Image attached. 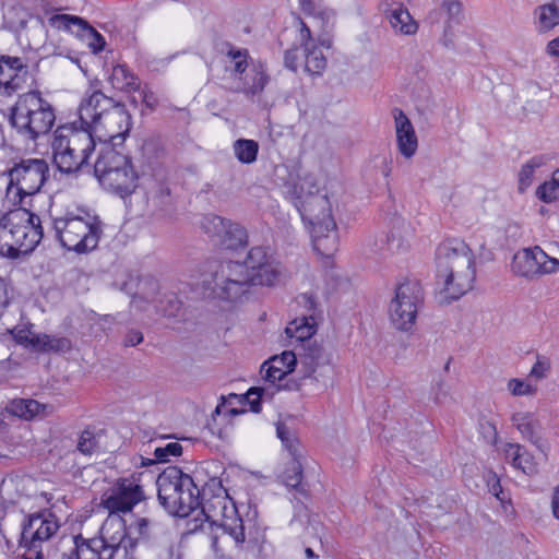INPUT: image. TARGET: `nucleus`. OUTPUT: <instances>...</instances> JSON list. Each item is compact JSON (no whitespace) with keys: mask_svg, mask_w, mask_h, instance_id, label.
Wrapping results in <instances>:
<instances>
[{"mask_svg":"<svg viewBox=\"0 0 559 559\" xmlns=\"http://www.w3.org/2000/svg\"><path fill=\"white\" fill-rule=\"evenodd\" d=\"M476 277L475 255L460 239H449L437 249V298L450 304L473 287Z\"/></svg>","mask_w":559,"mask_h":559,"instance_id":"obj_1","label":"nucleus"},{"mask_svg":"<svg viewBox=\"0 0 559 559\" xmlns=\"http://www.w3.org/2000/svg\"><path fill=\"white\" fill-rule=\"evenodd\" d=\"M43 238L40 218L24 209L9 211L0 217V254L17 258L32 252Z\"/></svg>","mask_w":559,"mask_h":559,"instance_id":"obj_2","label":"nucleus"},{"mask_svg":"<svg viewBox=\"0 0 559 559\" xmlns=\"http://www.w3.org/2000/svg\"><path fill=\"white\" fill-rule=\"evenodd\" d=\"M52 228L60 245L76 253L94 250L102 235L98 217L83 209L53 217Z\"/></svg>","mask_w":559,"mask_h":559,"instance_id":"obj_3","label":"nucleus"},{"mask_svg":"<svg viewBox=\"0 0 559 559\" xmlns=\"http://www.w3.org/2000/svg\"><path fill=\"white\" fill-rule=\"evenodd\" d=\"M53 163L62 173L80 170L95 148V141L87 130L74 126L58 127L51 143Z\"/></svg>","mask_w":559,"mask_h":559,"instance_id":"obj_4","label":"nucleus"},{"mask_svg":"<svg viewBox=\"0 0 559 559\" xmlns=\"http://www.w3.org/2000/svg\"><path fill=\"white\" fill-rule=\"evenodd\" d=\"M94 174L105 189L121 198L132 194L138 188L139 176L129 157L109 146L99 152Z\"/></svg>","mask_w":559,"mask_h":559,"instance_id":"obj_5","label":"nucleus"},{"mask_svg":"<svg viewBox=\"0 0 559 559\" xmlns=\"http://www.w3.org/2000/svg\"><path fill=\"white\" fill-rule=\"evenodd\" d=\"M158 499L171 513L187 516L199 504V489L188 474L168 467L156 480Z\"/></svg>","mask_w":559,"mask_h":559,"instance_id":"obj_6","label":"nucleus"},{"mask_svg":"<svg viewBox=\"0 0 559 559\" xmlns=\"http://www.w3.org/2000/svg\"><path fill=\"white\" fill-rule=\"evenodd\" d=\"M55 120L51 105L38 92L21 95L11 116L13 127L32 140L48 133Z\"/></svg>","mask_w":559,"mask_h":559,"instance_id":"obj_7","label":"nucleus"},{"mask_svg":"<svg viewBox=\"0 0 559 559\" xmlns=\"http://www.w3.org/2000/svg\"><path fill=\"white\" fill-rule=\"evenodd\" d=\"M49 174L48 163L43 158H22L7 170L9 182L5 199L11 205H19L27 197L40 191Z\"/></svg>","mask_w":559,"mask_h":559,"instance_id":"obj_8","label":"nucleus"},{"mask_svg":"<svg viewBox=\"0 0 559 559\" xmlns=\"http://www.w3.org/2000/svg\"><path fill=\"white\" fill-rule=\"evenodd\" d=\"M305 221L312 226L314 250L324 258H331L337 250L336 223L332 216L328 198H317L305 209Z\"/></svg>","mask_w":559,"mask_h":559,"instance_id":"obj_9","label":"nucleus"},{"mask_svg":"<svg viewBox=\"0 0 559 559\" xmlns=\"http://www.w3.org/2000/svg\"><path fill=\"white\" fill-rule=\"evenodd\" d=\"M218 512L209 514L207 518L222 531L212 537V548L216 555L224 557L233 548L245 542V530L242 520L238 516L233 503L225 499L216 501Z\"/></svg>","mask_w":559,"mask_h":559,"instance_id":"obj_10","label":"nucleus"},{"mask_svg":"<svg viewBox=\"0 0 559 559\" xmlns=\"http://www.w3.org/2000/svg\"><path fill=\"white\" fill-rule=\"evenodd\" d=\"M421 301V289L414 281L400 283L390 301L388 313L392 325L401 331H408L416 322Z\"/></svg>","mask_w":559,"mask_h":559,"instance_id":"obj_11","label":"nucleus"},{"mask_svg":"<svg viewBox=\"0 0 559 559\" xmlns=\"http://www.w3.org/2000/svg\"><path fill=\"white\" fill-rule=\"evenodd\" d=\"M299 24V46L286 51L285 66L293 71L302 67L310 74H322L326 68V58L318 41L311 36L309 27L302 21Z\"/></svg>","mask_w":559,"mask_h":559,"instance_id":"obj_12","label":"nucleus"},{"mask_svg":"<svg viewBox=\"0 0 559 559\" xmlns=\"http://www.w3.org/2000/svg\"><path fill=\"white\" fill-rule=\"evenodd\" d=\"M146 478L153 479V476L145 472H139L119 479L115 487L104 493L102 507L110 514L131 511L144 499L143 481Z\"/></svg>","mask_w":559,"mask_h":559,"instance_id":"obj_13","label":"nucleus"},{"mask_svg":"<svg viewBox=\"0 0 559 559\" xmlns=\"http://www.w3.org/2000/svg\"><path fill=\"white\" fill-rule=\"evenodd\" d=\"M131 127V115L126 106L112 100L110 108L106 109L100 120L94 126L93 131H88V133L94 140L120 145L129 135Z\"/></svg>","mask_w":559,"mask_h":559,"instance_id":"obj_14","label":"nucleus"},{"mask_svg":"<svg viewBox=\"0 0 559 559\" xmlns=\"http://www.w3.org/2000/svg\"><path fill=\"white\" fill-rule=\"evenodd\" d=\"M60 524L51 513H34L25 520L19 546L24 550L43 552V547L59 531Z\"/></svg>","mask_w":559,"mask_h":559,"instance_id":"obj_15","label":"nucleus"},{"mask_svg":"<svg viewBox=\"0 0 559 559\" xmlns=\"http://www.w3.org/2000/svg\"><path fill=\"white\" fill-rule=\"evenodd\" d=\"M559 270V260L549 257L540 247L519 250L512 259L511 271L514 275L533 280Z\"/></svg>","mask_w":559,"mask_h":559,"instance_id":"obj_16","label":"nucleus"},{"mask_svg":"<svg viewBox=\"0 0 559 559\" xmlns=\"http://www.w3.org/2000/svg\"><path fill=\"white\" fill-rule=\"evenodd\" d=\"M249 267L252 285L274 286L285 277L281 264L262 247H254L249 251Z\"/></svg>","mask_w":559,"mask_h":559,"instance_id":"obj_17","label":"nucleus"},{"mask_svg":"<svg viewBox=\"0 0 559 559\" xmlns=\"http://www.w3.org/2000/svg\"><path fill=\"white\" fill-rule=\"evenodd\" d=\"M322 183V177L319 173L301 171L296 175L289 174V180L286 183V192L294 200L296 205L305 217V209L317 198H328L325 194H319Z\"/></svg>","mask_w":559,"mask_h":559,"instance_id":"obj_18","label":"nucleus"},{"mask_svg":"<svg viewBox=\"0 0 559 559\" xmlns=\"http://www.w3.org/2000/svg\"><path fill=\"white\" fill-rule=\"evenodd\" d=\"M48 24L55 29L69 32L80 37L86 41L94 52L103 50L105 46L104 37L82 17L70 14H53L48 19Z\"/></svg>","mask_w":559,"mask_h":559,"instance_id":"obj_19","label":"nucleus"},{"mask_svg":"<svg viewBox=\"0 0 559 559\" xmlns=\"http://www.w3.org/2000/svg\"><path fill=\"white\" fill-rule=\"evenodd\" d=\"M114 99L100 91H92L83 96L78 107L80 130L93 131L106 109L110 108Z\"/></svg>","mask_w":559,"mask_h":559,"instance_id":"obj_20","label":"nucleus"},{"mask_svg":"<svg viewBox=\"0 0 559 559\" xmlns=\"http://www.w3.org/2000/svg\"><path fill=\"white\" fill-rule=\"evenodd\" d=\"M395 141L399 153L411 159L418 150V138L413 123L403 110L393 109Z\"/></svg>","mask_w":559,"mask_h":559,"instance_id":"obj_21","label":"nucleus"},{"mask_svg":"<svg viewBox=\"0 0 559 559\" xmlns=\"http://www.w3.org/2000/svg\"><path fill=\"white\" fill-rule=\"evenodd\" d=\"M124 537V521L118 515L110 514L102 525L100 535L96 537L103 542L105 559H114L115 555L120 551Z\"/></svg>","mask_w":559,"mask_h":559,"instance_id":"obj_22","label":"nucleus"},{"mask_svg":"<svg viewBox=\"0 0 559 559\" xmlns=\"http://www.w3.org/2000/svg\"><path fill=\"white\" fill-rule=\"evenodd\" d=\"M26 72L19 58L2 57L0 59V94L10 96L21 90Z\"/></svg>","mask_w":559,"mask_h":559,"instance_id":"obj_23","label":"nucleus"},{"mask_svg":"<svg viewBox=\"0 0 559 559\" xmlns=\"http://www.w3.org/2000/svg\"><path fill=\"white\" fill-rule=\"evenodd\" d=\"M296 360L293 352L285 350L265 361L261 367V374L265 381L275 384L293 372Z\"/></svg>","mask_w":559,"mask_h":559,"instance_id":"obj_24","label":"nucleus"},{"mask_svg":"<svg viewBox=\"0 0 559 559\" xmlns=\"http://www.w3.org/2000/svg\"><path fill=\"white\" fill-rule=\"evenodd\" d=\"M511 419L524 438L534 443L540 451L548 450V443L540 435V424L533 413L516 412Z\"/></svg>","mask_w":559,"mask_h":559,"instance_id":"obj_25","label":"nucleus"},{"mask_svg":"<svg viewBox=\"0 0 559 559\" xmlns=\"http://www.w3.org/2000/svg\"><path fill=\"white\" fill-rule=\"evenodd\" d=\"M7 411L24 420L35 418H45L55 412V407L50 404H41L35 400H13L7 406Z\"/></svg>","mask_w":559,"mask_h":559,"instance_id":"obj_26","label":"nucleus"},{"mask_svg":"<svg viewBox=\"0 0 559 559\" xmlns=\"http://www.w3.org/2000/svg\"><path fill=\"white\" fill-rule=\"evenodd\" d=\"M413 234L414 229L409 223L402 217H395L388 236V250L392 253L406 252L411 248Z\"/></svg>","mask_w":559,"mask_h":559,"instance_id":"obj_27","label":"nucleus"},{"mask_svg":"<svg viewBox=\"0 0 559 559\" xmlns=\"http://www.w3.org/2000/svg\"><path fill=\"white\" fill-rule=\"evenodd\" d=\"M267 81L265 66L258 62L252 64L243 76H240V84L237 88L248 95H255L264 90Z\"/></svg>","mask_w":559,"mask_h":559,"instance_id":"obj_28","label":"nucleus"},{"mask_svg":"<svg viewBox=\"0 0 559 559\" xmlns=\"http://www.w3.org/2000/svg\"><path fill=\"white\" fill-rule=\"evenodd\" d=\"M533 23L539 33H547L559 25V0L538 5L533 11Z\"/></svg>","mask_w":559,"mask_h":559,"instance_id":"obj_29","label":"nucleus"},{"mask_svg":"<svg viewBox=\"0 0 559 559\" xmlns=\"http://www.w3.org/2000/svg\"><path fill=\"white\" fill-rule=\"evenodd\" d=\"M386 17L396 34L411 36L418 29L417 22L403 5H395L386 11Z\"/></svg>","mask_w":559,"mask_h":559,"instance_id":"obj_30","label":"nucleus"},{"mask_svg":"<svg viewBox=\"0 0 559 559\" xmlns=\"http://www.w3.org/2000/svg\"><path fill=\"white\" fill-rule=\"evenodd\" d=\"M317 332V319L313 313L296 318L285 329L288 338L296 342H304L311 338Z\"/></svg>","mask_w":559,"mask_h":559,"instance_id":"obj_31","label":"nucleus"},{"mask_svg":"<svg viewBox=\"0 0 559 559\" xmlns=\"http://www.w3.org/2000/svg\"><path fill=\"white\" fill-rule=\"evenodd\" d=\"M247 238L246 229L240 224L228 219L216 246L224 249H237L247 243Z\"/></svg>","mask_w":559,"mask_h":559,"instance_id":"obj_32","label":"nucleus"},{"mask_svg":"<svg viewBox=\"0 0 559 559\" xmlns=\"http://www.w3.org/2000/svg\"><path fill=\"white\" fill-rule=\"evenodd\" d=\"M278 477L286 487L292 489L299 488L302 480V465L298 452L290 453V457L284 464Z\"/></svg>","mask_w":559,"mask_h":559,"instance_id":"obj_33","label":"nucleus"},{"mask_svg":"<svg viewBox=\"0 0 559 559\" xmlns=\"http://www.w3.org/2000/svg\"><path fill=\"white\" fill-rule=\"evenodd\" d=\"M109 81L112 87L119 91L133 92L140 87L139 79L123 64H117L112 68Z\"/></svg>","mask_w":559,"mask_h":559,"instance_id":"obj_34","label":"nucleus"},{"mask_svg":"<svg viewBox=\"0 0 559 559\" xmlns=\"http://www.w3.org/2000/svg\"><path fill=\"white\" fill-rule=\"evenodd\" d=\"M227 222L228 219L221 216L207 214L200 218L199 228L216 246Z\"/></svg>","mask_w":559,"mask_h":559,"instance_id":"obj_35","label":"nucleus"},{"mask_svg":"<svg viewBox=\"0 0 559 559\" xmlns=\"http://www.w3.org/2000/svg\"><path fill=\"white\" fill-rule=\"evenodd\" d=\"M10 334L19 345L26 349L37 352V341H39L40 333L34 332L32 325L19 324L10 331Z\"/></svg>","mask_w":559,"mask_h":559,"instance_id":"obj_36","label":"nucleus"},{"mask_svg":"<svg viewBox=\"0 0 559 559\" xmlns=\"http://www.w3.org/2000/svg\"><path fill=\"white\" fill-rule=\"evenodd\" d=\"M224 278L237 280L238 283L252 284L251 269L249 267V255L243 263L229 262L223 266L221 275Z\"/></svg>","mask_w":559,"mask_h":559,"instance_id":"obj_37","label":"nucleus"},{"mask_svg":"<svg viewBox=\"0 0 559 559\" xmlns=\"http://www.w3.org/2000/svg\"><path fill=\"white\" fill-rule=\"evenodd\" d=\"M330 361L331 355L319 345L309 346L302 357V362L309 368L308 376L314 373L318 367L329 365Z\"/></svg>","mask_w":559,"mask_h":559,"instance_id":"obj_38","label":"nucleus"},{"mask_svg":"<svg viewBox=\"0 0 559 559\" xmlns=\"http://www.w3.org/2000/svg\"><path fill=\"white\" fill-rule=\"evenodd\" d=\"M234 154L242 164H251L257 159L259 145L253 140L239 139L233 145Z\"/></svg>","mask_w":559,"mask_h":559,"instance_id":"obj_39","label":"nucleus"},{"mask_svg":"<svg viewBox=\"0 0 559 559\" xmlns=\"http://www.w3.org/2000/svg\"><path fill=\"white\" fill-rule=\"evenodd\" d=\"M37 352L43 353H66L71 349V342L66 337H58L40 333L39 341H37Z\"/></svg>","mask_w":559,"mask_h":559,"instance_id":"obj_40","label":"nucleus"},{"mask_svg":"<svg viewBox=\"0 0 559 559\" xmlns=\"http://www.w3.org/2000/svg\"><path fill=\"white\" fill-rule=\"evenodd\" d=\"M216 286L219 289V296L222 298L235 300L246 293L249 284L238 283L237 280L219 276L216 282Z\"/></svg>","mask_w":559,"mask_h":559,"instance_id":"obj_41","label":"nucleus"},{"mask_svg":"<svg viewBox=\"0 0 559 559\" xmlns=\"http://www.w3.org/2000/svg\"><path fill=\"white\" fill-rule=\"evenodd\" d=\"M228 64L227 70L230 71L235 78L240 81L248 71V53L246 50L230 49L227 53Z\"/></svg>","mask_w":559,"mask_h":559,"instance_id":"obj_42","label":"nucleus"},{"mask_svg":"<svg viewBox=\"0 0 559 559\" xmlns=\"http://www.w3.org/2000/svg\"><path fill=\"white\" fill-rule=\"evenodd\" d=\"M507 391L512 396L516 397L534 396L538 391V386L537 383L532 382L528 377L526 379L511 378L507 382Z\"/></svg>","mask_w":559,"mask_h":559,"instance_id":"obj_43","label":"nucleus"},{"mask_svg":"<svg viewBox=\"0 0 559 559\" xmlns=\"http://www.w3.org/2000/svg\"><path fill=\"white\" fill-rule=\"evenodd\" d=\"M544 165L543 157H533L522 166L519 174V190L525 191L533 182L535 170Z\"/></svg>","mask_w":559,"mask_h":559,"instance_id":"obj_44","label":"nucleus"},{"mask_svg":"<svg viewBox=\"0 0 559 559\" xmlns=\"http://www.w3.org/2000/svg\"><path fill=\"white\" fill-rule=\"evenodd\" d=\"M536 194L542 201L547 203L559 199V169L554 171L551 180L538 187Z\"/></svg>","mask_w":559,"mask_h":559,"instance_id":"obj_45","label":"nucleus"},{"mask_svg":"<svg viewBox=\"0 0 559 559\" xmlns=\"http://www.w3.org/2000/svg\"><path fill=\"white\" fill-rule=\"evenodd\" d=\"M182 445L179 442H169L165 447H157L154 451L155 461L168 462L171 456H179Z\"/></svg>","mask_w":559,"mask_h":559,"instance_id":"obj_46","label":"nucleus"},{"mask_svg":"<svg viewBox=\"0 0 559 559\" xmlns=\"http://www.w3.org/2000/svg\"><path fill=\"white\" fill-rule=\"evenodd\" d=\"M276 432L285 448L289 451V454L298 452V440L285 425H277Z\"/></svg>","mask_w":559,"mask_h":559,"instance_id":"obj_47","label":"nucleus"},{"mask_svg":"<svg viewBox=\"0 0 559 559\" xmlns=\"http://www.w3.org/2000/svg\"><path fill=\"white\" fill-rule=\"evenodd\" d=\"M549 369V360L545 357H537V360L535 361L528 373V378L532 382L537 383V381L546 378Z\"/></svg>","mask_w":559,"mask_h":559,"instance_id":"obj_48","label":"nucleus"},{"mask_svg":"<svg viewBox=\"0 0 559 559\" xmlns=\"http://www.w3.org/2000/svg\"><path fill=\"white\" fill-rule=\"evenodd\" d=\"M524 450L525 449L519 443H507L502 449L506 460L511 462L513 467L520 464L521 453H523Z\"/></svg>","mask_w":559,"mask_h":559,"instance_id":"obj_49","label":"nucleus"},{"mask_svg":"<svg viewBox=\"0 0 559 559\" xmlns=\"http://www.w3.org/2000/svg\"><path fill=\"white\" fill-rule=\"evenodd\" d=\"M96 447V440L92 431L85 430L79 439L78 449L83 454H91Z\"/></svg>","mask_w":559,"mask_h":559,"instance_id":"obj_50","label":"nucleus"},{"mask_svg":"<svg viewBox=\"0 0 559 559\" xmlns=\"http://www.w3.org/2000/svg\"><path fill=\"white\" fill-rule=\"evenodd\" d=\"M519 463L520 464H516L515 468L521 469L523 473L532 474L535 472V463L533 461V456L526 450L521 453Z\"/></svg>","mask_w":559,"mask_h":559,"instance_id":"obj_51","label":"nucleus"},{"mask_svg":"<svg viewBox=\"0 0 559 559\" xmlns=\"http://www.w3.org/2000/svg\"><path fill=\"white\" fill-rule=\"evenodd\" d=\"M487 485L489 488V491L500 501L504 500V497L502 496V487L500 485V480L497 477L495 473H490L487 477Z\"/></svg>","mask_w":559,"mask_h":559,"instance_id":"obj_52","label":"nucleus"},{"mask_svg":"<svg viewBox=\"0 0 559 559\" xmlns=\"http://www.w3.org/2000/svg\"><path fill=\"white\" fill-rule=\"evenodd\" d=\"M264 393L262 388H251L247 393V399L252 406L253 412H259V402Z\"/></svg>","mask_w":559,"mask_h":559,"instance_id":"obj_53","label":"nucleus"},{"mask_svg":"<svg viewBox=\"0 0 559 559\" xmlns=\"http://www.w3.org/2000/svg\"><path fill=\"white\" fill-rule=\"evenodd\" d=\"M298 304L302 306L305 309L310 311V313L314 314V309L317 307V299L311 294H302L297 299Z\"/></svg>","mask_w":559,"mask_h":559,"instance_id":"obj_54","label":"nucleus"},{"mask_svg":"<svg viewBox=\"0 0 559 559\" xmlns=\"http://www.w3.org/2000/svg\"><path fill=\"white\" fill-rule=\"evenodd\" d=\"M157 290V284L154 282L144 281L140 284L139 296L141 298H150Z\"/></svg>","mask_w":559,"mask_h":559,"instance_id":"obj_55","label":"nucleus"},{"mask_svg":"<svg viewBox=\"0 0 559 559\" xmlns=\"http://www.w3.org/2000/svg\"><path fill=\"white\" fill-rule=\"evenodd\" d=\"M142 102L143 104L150 108L151 110H153L156 105H157V97L156 95L154 94V92H152L151 90H143L142 91Z\"/></svg>","mask_w":559,"mask_h":559,"instance_id":"obj_56","label":"nucleus"},{"mask_svg":"<svg viewBox=\"0 0 559 559\" xmlns=\"http://www.w3.org/2000/svg\"><path fill=\"white\" fill-rule=\"evenodd\" d=\"M442 9L450 15L455 16L461 11V3L457 0H445L442 3Z\"/></svg>","mask_w":559,"mask_h":559,"instance_id":"obj_57","label":"nucleus"},{"mask_svg":"<svg viewBox=\"0 0 559 559\" xmlns=\"http://www.w3.org/2000/svg\"><path fill=\"white\" fill-rule=\"evenodd\" d=\"M143 341V335L140 331L131 330L126 335V345L135 346Z\"/></svg>","mask_w":559,"mask_h":559,"instance_id":"obj_58","label":"nucleus"},{"mask_svg":"<svg viewBox=\"0 0 559 559\" xmlns=\"http://www.w3.org/2000/svg\"><path fill=\"white\" fill-rule=\"evenodd\" d=\"M547 55L559 58V36L551 39L546 46Z\"/></svg>","mask_w":559,"mask_h":559,"instance_id":"obj_59","label":"nucleus"},{"mask_svg":"<svg viewBox=\"0 0 559 559\" xmlns=\"http://www.w3.org/2000/svg\"><path fill=\"white\" fill-rule=\"evenodd\" d=\"M22 559H44L43 552L38 551V556L34 550H24Z\"/></svg>","mask_w":559,"mask_h":559,"instance_id":"obj_60","label":"nucleus"},{"mask_svg":"<svg viewBox=\"0 0 559 559\" xmlns=\"http://www.w3.org/2000/svg\"><path fill=\"white\" fill-rule=\"evenodd\" d=\"M552 511L557 519H559V488L555 492V497L552 500Z\"/></svg>","mask_w":559,"mask_h":559,"instance_id":"obj_61","label":"nucleus"},{"mask_svg":"<svg viewBox=\"0 0 559 559\" xmlns=\"http://www.w3.org/2000/svg\"><path fill=\"white\" fill-rule=\"evenodd\" d=\"M136 523H138L139 534L142 535V536H145L146 535V528H147V525H148L147 520L140 519Z\"/></svg>","mask_w":559,"mask_h":559,"instance_id":"obj_62","label":"nucleus"},{"mask_svg":"<svg viewBox=\"0 0 559 559\" xmlns=\"http://www.w3.org/2000/svg\"><path fill=\"white\" fill-rule=\"evenodd\" d=\"M306 556L308 559H312L314 558V552L312 551L311 548H307L306 551H305Z\"/></svg>","mask_w":559,"mask_h":559,"instance_id":"obj_63","label":"nucleus"},{"mask_svg":"<svg viewBox=\"0 0 559 559\" xmlns=\"http://www.w3.org/2000/svg\"><path fill=\"white\" fill-rule=\"evenodd\" d=\"M155 461L154 460H144L143 457L141 459V464L143 466H147V465H151L153 464Z\"/></svg>","mask_w":559,"mask_h":559,"instance_id":"obj_64","label":"nucleus"}]
</instances>
